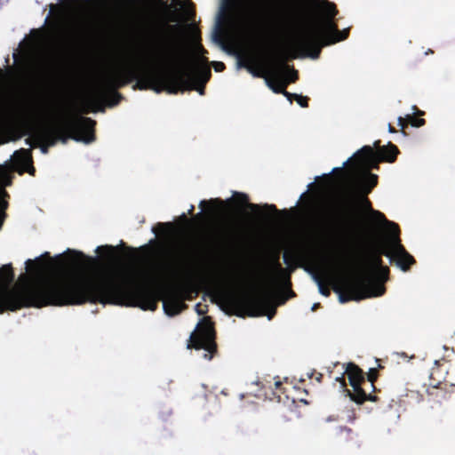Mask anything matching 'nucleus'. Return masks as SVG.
<instances>
[{
    "label": "nucleus",
    "instance_id": "nucleus-30",
    "mask_svg": "<svg viewBox=\"0 0 455 455\" xmlns=\"http://www.w3.org/2000/svg\"><path fill=\"white\" fill-rule=\"evenodd\" d=\"M295 100L297 101V103L302 107V108H307L308 107V100H309V98L307 97V96H302V95H297L296 96V99Z\"/></svg>",
    "mask_w": 455,
    "mask_h": 455
},
{
    "label": "nucleus",
    "instance_id": "nucleus-9",
    "mask_svg": "<svg viewBox=\"0 0 455 455\" xmlns=\"http://www.w3.org/2000/svg\"><path fill=\"white\" fill-rule=\"evenodd\" d=\"M222 6L252 26L266 14L275 12L280 7V0H222Z\"/></svg>",
    "mask_w": 455,
    "mask_h": 455
},
{
    "label": "nucleus",
    "instance_id": "nucleus-53",
    "mask_svg": "<svg viewBox=\"0 0 455 455\" xmlns=\"http://www.w3.org/2000/svg\"><path fill=\"white\" fill-rule=\"evenodd\" d=\"M275 385L276 388H278L282 384H281V382H280V381H276V382L275 383Z\"/></svg>",
    "mask_w": 455,
    "mask_h": 455
},
{
    "label": "nucleus",
    "instance_id": "nucleus-31",
    "mask_svg": "<svg viewBox=\"0 0 455 455\" xmlns=\"http://www.w3.org/2000/svg\"><path fill=\"white\" fill-rule=\"evenodd\" d=\"M299 79V73L294 68H291L289 74L288 84L295 83Z\"/></svg>",
    "mask_w": 455,
    "mask_h": 455
},
{
    "label": "nucleus",
    "instance_id": "nucleus-22",
    "mask_svg": "<svg viewBox=\"0 0 455 455\" xmlns=\"http://www.w3.org/2000/svg\"><path fill=\"white\" fill-rule=\"evenodd\" d=\"M377 152L379 156H381L382 161L394 163L397 158L399 149L395 144L388 142L387 146H382Z\"/></svg>",
    "mask_w": 455,
    "mask_h": 455
},
{
    "label": "nucleus",
    "instance_id": "nucleus-1",
    "mask_svg": "<svg viewBox=\"0 0 455 455\" xmlns=\"http://www.w3.org/2000/svg\"><path fill=\"white\" fill-rule=\"evenodd\" d=\"M57 259L77 273L65 278L26 280L21 284L9 288L14 281V271L11 263L4 265L0 268V313L24 307L83 305L87 302L114 301L116 299L106 296L107 289L111 288L110 283H94L92 275L87 273L95 259L70 249Z\"/></svg>",
    "mask_w": 455,
    "mask_h": 455
},
{
    "label": "nucleus",
    "instance_id": "nucleus-52",
    "mask_svg": "<svg viewBox=\"0 0 455 455\" xmlns=\"http://www.w3.org/2000/svg\"><path fill=\"white\" fill-rule=\"evenodd\" d=\"M194 209H195L194 205H191V207H190V209H189V211H188V213H189V214H192V212H193Z\"/></svg>",
    "mask_w": 455,
    "mask_h": 455
},
{
    "label": "nucleus",
    "instance_id": "nucleus-3",
    "mask_svg": "<svg viewBox=\"0 0 455 455\" xmlns=\"http://www.w3.org/2000/svg\"><path fill=\"white\" fill-rule=\"evenodd\" d=\"M92 282L110 283L111 288L107 289L106 292L109 293V297H116L114 301H95L94 304L132 306L154 311L157 308L158 301L163 299L164 309L171 316L180 314L187 307L182 299L183 289L177 288L171 291L164 299L163 291L153 285L148 276H146L142 282H139L134 276L100 275H92Z\"/></svg>",
    "mask_w": 455,
    "mask_h": 455
},
{
    "label": "nucleus",
    "instance_id": "nucleus-10",
    "mask_svg": "<svg viewBox=\"0 0 455 455\" xmlns=\"http://www.w3.org/2000/svg\"><path fill=\"white\" fill-rule=\"evenodd\" d=\"M309 252L303 247H294L287 251L283 255V262L287 267H283L279 262V254L275 253L273 259V268L275 274L272 276V283L275 285H283L285 287H291V274L298 267H306V264L309 260Z\"/></svg>",
    "mask_w": 455,
    "mask_h": 455
},
{
    "label": "nucleus",
    "instance_id": "nucleus-57",
    "mask_svg": "<svg viewBox=\"0 0 455 455\" xmlns=\"http://www.w3.org/2000/svg\"><path fill=\"white\" fill-rule=\"evenodd\" d=\"M140 249L144 250V249H146V246H141Z\"/></svg>",
    "mask_w": 455,
    "mask_h": 455
},
{
    "label": "nucleus",
    "instance_id": "nucleus-14",
    "mask_svg": "<svg viewBox=\"0 0 455 455\" xmlns=\"http://www.w3.org/2000/svg\"><path fill=\"white\" fill-rule=\"evenodd\" d=\"M228 202H232L237 211H242L243 207L250 210L252 212L251 218L254 220H259L266 218V213L262 212V209L267 210L271 212L279 213V211L275 204H266L260 206L257 204L250 203L248 195L244 193L235 192L234 194L233 200H228Z\"/></svg>",
    "mask_w": 455,
    "mask_h": 455
},
{
    "label": "nucleus",
    "instance_id": "nucleus-49",
    "mask_svg": "<svg viewBox=\"0 0 455 455\" xmlns=\"http://www.w3.org/2000/svg\"><path fill=\"white\" fill-rule=\"evenodd\" d=\"M413 109L417 110L419 115H424V112L420 111V110H418L416 106L413 107Z\"/></svg>",
    "mask_w": 455,
    "mask_h": 455
},
{
    "label": "nucleus",
    "instance_id": "nucleus-43",
    "mask_svg": "<svg viewBox=\"0 0 455 455\" xmlns=\"http://www.w3.org/2000/svg\"><path fill=\"white\" fill-rule=\"evenodd\" d=\"M374 148H377V151H378L380 148H382V147L380 146V140H376V141L374 142Z\"/></svg>",
    "mask_w": 455,
    "mask_h": 455
},
{
    "label": "nucleus",
    "instance_id": "nucleus-46",
    "mask_svg": "<svg viewBox=\"0 0 455 455\" xmlns=\"http://www.w3.org/2000/svg\"><path fill=\"white\" fill-rule=\"evenodd\" d=\"M20 151L22 154H24V155H28V154H30V150H27V149H23V148H22V149H20Z\"/></svg>",
    "mask_w": 455,
    "mask_h": 455
},
{
    "label": "nucleus",
    "instance_id": "nucleus-39",
    "mask_svg": "<svg viewBox=\"0 0 455 455\" xmlns=\"http://www.w3.org/2000/svg\"><path fill=\"white\" fill-rule=\"evenodd\" d=\"M148 1L150 2V3L157 2L162 6H166L167 5L166 2L164 1V0H148Z\"/></svg>",
    "mask_w": 455,
    "mask_h": 455
},
{
    "label": "nucleus",
    "instance_id": "nucleus-28",
    "mask_svg": "<svg viewBox=\"0 0 455 455\" xmlns=\"http://www.w3.org/2000/svg\"><path fill=\"white\" fill-rule=\"evenodd\" d=\"M315 279L317 282L319 292L325 297H329L331 295L330 288L322 281L319 276H315Z\"/></svg>",
    "mask_w": 455,
    "mask_h": 455
},
{
    "label": "nucleus",
    "instance_id": "nucleus-44",
    "mask_svg": "<svg viewBox=\"0 0 455 455\" xmlns=\"http://www.w3.org/2000/svg\"><path fill=\"white\" fill-rule=\"evenodd\" d=\"M289 289V297L291 298V297H295L296 294L295 292L291 289V287H287Z\"/></svg>",
    "mask_w": 455,
    "mask_h": 455
},
{
    "label": "nucleus",
    "instance_id": "nucleus-34",
    "mask_svg": "<svg viewBox=\"0 0 455 455\" xmlns=\"http://www.w3.org/2000/svg\"><path fill=\"white\" fill-rule=\"evenodd\" d=\"M283 95L291 103L293 100H295L296 99V96L298 94L296 93H291V92H289L288 91H286V89L283 91Z\"/></svg>",
    "mask_w": 455,
    "mask_h": 455
},
{
    "label": "nucleus",
    "instance_id": "nucleus-4",
    "mask_svg": "<svg viewBox=\"0 0 455 455\" xmlns=\"http://www.w3.org/2000/svg\"><path fill=\"white\" fill-rule=\"evenodd\" d=\"M349 29L339 30L334 19H322L308 23L296 37L290 49L272 45L265 51L267 60L273 65L290 69L285 61L299 56L318 59L324 46L347 39Z\"/></svg>",
    "mask_w": 455,
    "mask_h": 455
},
{
    "label": "nucleus",
    "instance_id": "nucleus-7",
    "mask_svg": "<svg viewBox=\"0 0 455 455\" xmlns=\"http://www.w3.org/2000/svg\"><path fill=\"white\" fill-rule=\"evenodd\" d=\"M221 306L231 315L238 317L267 315L272 319L276 313L275 306L264 296L247 293L221 292L218 295Z\"/></svg>",
    "mask_w": 455,
    "mask_h": 455
},
{
    "label": "nucleus",
    "instance_id": "nucleus-17",
    "mask_svg": "<svg viewBox=\"0 0 455 455\" xmlns=\"http://www.w3.org/2000/svg\"><path fill=\"white\" fill-rule=\"evenodd\" d=\"M376 391L375 384L365 379L355 390L345 389L347 395L357 404H363L366 401L378 402L379 398L372 395Z\"/></svg>",
    "mask_w": 455,
    "mask_h": 455
},
{
    "label": "nucleus",
    "instance_id": "nucleus-42",
    "mask_svg": "<svg viewBox=\"0 0 455 455\" xmlns=\"http://www.w3.org/2000/svg\"><path fill=\"white\" fill-rule=\"evenodd\" d=\"M388 132L391 133L396 132V130L391 124H388Z\"/></svg>",
    "mask_w": 455,
    "mask_h": 455
},
{
    "label": "nucleus",
    "instance_id": "nucleus-16",
    "mask_svg": "<svg viewBox=\"0 0 455 455\" xmlns=\"http://www.w3.org/2000/svg\"><path fill=\"white\" fill-rule=\"evenodd\" d=\"M390 270L387 266H381L374 268L367 274H357V276H363L368 279L370 291L372 296H381L385 292L383 283L388 280Z\"/></svg>",
    "mask_w": 455,
    "mask_h": 455
},
{
    "label": "nucleus",
    "instance_id": "nucleus-21",
    "mask_svg": "<svg viewBox=\"0 0 455 455\" xmlns=\"http://www.w3.org/2000/svg\"><path fill=\"white\" fill-rule=\"evenodd\" d=\"M388 231L390 233L388 242L387 243H375L369 247L370 250L372 251H376L379 254V256L382 258V256H386L392 259L393 254H394V240H395V233L392 232L391 227H387Z\"/></svg>",
    "mask_w": 455,
    "mask_h": 455
},
{
    "label": "nucleus",
    "instance_id": "nucleus-33",
    "mask_svg": "<svg viewBox=\"0 0 455 455\" xmlns=\"http://www.w3.org/2000/svg\"><path fill=\"white\" fill-rule=\"evenodd\" d=\"M116 248L112 245H102L99 246L96 250L97 252L106 251L108 253L113 254Z\"/></svg>",
    "mask_w": 455,
    "mask_h": 455
},
{
    "label": "nucleus",
    "instance_id": "nucleus-29",
    "mask_svg": "<svg viewBox=\"0 0 455 455\" xmlns=\"http://www.w3.org/2000/svg\"><path fill=\"white\" fill-rule=\"evenodd\" d=\"M379 376L378 370L376 368L370 369L369 372L367 373V377H365V380L371 381L375 383Z\"/></svg>",
    "mask_w": 455,
    "mask_h": 455
},
{
    "label": "nucleus",
    "instance_id": "nucleus-45",
    "mask_svg": "<svg viewBox=\"0 0 455 455\" xmlns=\"http://www.w3.org/2000/svg\"><path fill=\"white\" fill-rule=\"evenodd\" d=\"M323 379L322 373H317V376L315 377L316 381L321 382Z\"/></svg>",
    "mask_w": 455,
    "mask_h": 455
},
{
    "label": "nucleus",
    "instance_id": "nucleus-38",
    "mask_svg": "<svg viewBox=\"0 0 455 455\" xmlns=\"http://www.w3.org/2000/svg\"><path fill=\"white\" fill-rule=\"evenodd\" d=\"M445 390L449 393H455V384H450V385H447L445 384Z\"/></svg>",
    "mask_w": 455,
    "mask_h": 455
},
{
    "label": "nucleus",
    "instance_id": "nucleus-35",
    "mask_svg": "<svg viewBox=\"0 0 455 455\" xmlns=\"http://www.w3.org/2000/svg\"><path fill=\"white\" fill-rule=\"evenodd\" d=\"M213 67L216 72H222L226 68L225 64L220 61L213 62Z\"/></svg>",
    "mask_w": 455,
    "mask_h": 455
},
{
    "label": "nucleus",
    "instance_id": "nucleus-32",
    "mask_svg": "<svg viewBox=\"0 0 455 455\" xmlns=\"http://www.w3.org/2000/svg\"><path fill=\"white\" fill-rule=\"evenodd\" d=\"M408 124H409V123H408L407 116L406 117H402V116L398 117V125L401 127V131L404 135L406 134L404 130L407 128Z\"/></svg>",
    "mask_w": 455,
    "mask_h": 455
},
{
    "label": "nucleus",
    "instance_id": "nucleus-56",
    "mask_svg": "<svg viewBox=\"0 0 455 455\" xmlns=\"http://www.w3.org/2000/svg\"><path fill=\"white\" fill-rule=\"evenodd\" d=\"M201 216H202V213H198V214L196 215V218H199V217H201Z\"/></svg>",
    "mask_w": 455,
    "mask_h": 455
},
{
    "label": "nucleus",
    "instance_id": "nucleus-37",
    "mask_svg": "<svg viewBox=\"0 0 455 455\" xmlns=\"http://www.w3.org/2000/svg\"><path fill=\"white\" fill-rule=\"evenodd\" d=\"M439 369L436 368V369H432V371L430 373V379H433V382H431V385L435 386V387H438L440 384H441V381H437V382H435V379H434V374L435 373V371H438Z\"/></svg>",
    "mask_w": 455,
    "mask_h": 455
},
{
    "label": "nucleus",
    "instance_id": "nucleus-27",
    "mask_svg": "<svg viewBox=\"0 0 455 455\" xmlns=\"http://www.w3.org/2000/svg\"><path fill=\"white\" fill-rule=\"evenodd\" d=\"M406 116L409 124H411L413 127H421L426 124L425 119L416 117L414 115H407Z\"/></svg>",
    "mask_w": 455,
    "mask_h": 455
},
{
    "label": "nucleus",
    "instance_id": "nucleus-8",
    "mask_svg": "<svg viewBox=\"0 0 455 455\" xmlns=\"http://www.w3.org/2000/svg\"><path fill=\"white\" fill-rule=\"evenodd\" d=\"M383 162L377 151L371 146H363L351 158L344 163V166L351 163V168L346 172L349 182L360 183L363 194H370L378 185L379 177L371 170H379V163Z\"/></svg>",
    "mask_w": 455,
    "mask_h": 455
},
{
    "label": "nucleus",
    "instance_id": "nucleus-48",
    "mask_svg": "<svg viewBox=\"0 0 455 455\" xmlns=\"http://www.w3.org/2000/svg\"><path fill=\"white\" fill-rule=\"evenodd\" d=\"M180 219H181L182 220H184V221H188V218H187V216H186V214H185V213H183V214L180 216Z\"/></svg>",
    "mask_w": 455,
    "mask_h": 455
},
{
    "label": "nucleus",
    "instance_id": "nucleus-13",
    "mask_svg": "<svg viewBox=\"0 0 455 455\" xmlns=\"http://www.w3.org/2000/svg\"><path fill=\"white\" fill-rule=\"evenodd\" d=\"M392 232L395 233L394 254L391 262H395L403 271L410 270L411 267L416 263L415 259L411 255L401 243L400 228L395 222H390Z\"/></svg>",
    "mask_w": 455,
    "mask_h": 455
},
{
    "label": "nucleus",
    "instance_id": "nucleus-25",
    "mask_svg": "<svg viewBox=\"0 0 455 455\" xmlns=\"http://www.w3.org/2000/svg\"><path fill=\"white\" fill-rule=\"evenodd\" d=\"M174 229V224L172 222H159L156 227L152 228V231L155 234H158V232L164 233V235L169 236Z\"/></svg>",
    "mask_w": 455,
    "mask_h": 455
},
{
    "label": "nucleus",
    "instance_id": "nucleus-24",
    "mask_svg": "<svg viewBox=\"0 0 455 455\" xmlns=\"http://www.w3.org/2000/svg\"><path fill=\"white\" fill-rule=\"evenodd\" d=\"M267 86L275 92L283 94L288 84L287 82H280L275 79H266Z\"/></svg>",
    "mask_w": 455,
    "mask_h": 455
},
{
    "label": "nucleus",
    "instance_id": "nucleus-2",
    "mask_svg": "<svg viewBox=\"0 0 455 455\" xmlns=\"http://www.w3.org/2000/svg\"><path fill=\"white\" fill-rule=\"evenodd\" d=\"M182 33L183 28L179 24H156L146 37L150 52L172 63L188 64L176 44V38ZM211 77L212 71L207 65H197L194 69L191 65H186L172 70L144 71L139 65L132 63L108 74L105 84L114 90L111 105H116L122 99L116 90L135 80L134 90H152L157 93L165 91L171 94L196 91L200 95H204L205 85Z\"/></svg>",
    "mask_w": 455,
    "mask_h": 455
},
{
    "label": "nucleus",
    "instance_id": "nucleus-6",
    "mask_svg": "<svg viewBox=\"0 0 455 455\" xmlns=\"http://www.w3.org/2000/svg\"><path fill=\"white\" fill-rule=\"evenodd\" d=\"M349 189L355 192L358 197L343 201L336 212L335 218L332 219L336 227L346 235L357 234L362 218V209L369 212L374 221L390 227L391 221L387 220L382 212L372 208L371 202L367 197L368 194L362 192L360 183L349 182Z\"/></svg>",
    "mask_w": 455,
    "mask_h": 455
},
{
    "label": "nucleus",
    "instance_id": "nucleus-36",
    "mask_svg": "<svg viewBox=\"0 0 455 455\" xmlns=\"http://www.w3.org/2000/svg\"><path fill=\"white\" fill-rule=\"evenodd\" d=\"M25 142L27 145L31 147H37L38 146V140H36V137L35 138V141L33 138H28L25 140Z\"/></svg>",
    "mask_w": 455,
    "mask_h": 455
},
{
    "label": "nucleus",
    "instance_id": "nucleus-5",
    "mask_svg": "<svg viewBox=\"0 0 455 455\" xmlns=\"http://www.w3.org/2000/svg\"><path fill=\"white\" fill-rule=\"evenodd\" d=\"M96 121L81 116H66L61 124L53 129H43L36 133V140L44 154L48 153V148L54 146L57 140L66 143L68 139L89 144L96 140Z\"/></svg>",
    "mask_w": 455,
    "mask_h": 455
},
{
    "label": "nucleus",
    "instance_id": "nucleus-55",
    "mask_svg": "<svg viewBox=\"0 0 455 455\" xmlns=\"http://www.w3.org/2000/svg\"><path fill=\"white\" fill-rule=\"evenodd\" d=\"M88 112H89L88 109L83 111V113H84V114H87Z\"/></svg>",
    "mask_w": 455,
    "mask_h": 455
},
{
    "label": "nucleus",
    "instance_id": "nucleus-19",
    "mask_svg": "<svg viewBox=\"0 0 455 455\" xmlns=\"http://www.w3.org/2000/svg\"><path fill=\"white\" fill-rule=\"evenodd\" d=\"M176 5L180 6V12L175 9L169 19V21L176 22L180 20L182 15L188 20H194L196 16L195 4L191 0H173Z\"/></svg>",
    "mask_w": 455,
    "mask_h": 455
},
{
    "label": "nucleus",
    "instance_id": "nucleus-47",
    "mask_svg": "<svg viewBox=\"0 0 455 455\" xmlns=\"http://www.w3.org/2000/svg\"><path fill=\"white\" fill-rule=\"evenodd\" d=\"M199 50H200L201 53L206 52V50L201 44L199 45Z\"/></svg>",
    "mask_w": 455,
    "mask_h": 455
},
{
    "label": "nucleus",
    "instance_id": "nucleus-20",
    "mask_svg": "<svg viewBox=\"0 0 455 455\" xmlns=\"http://www.w3.org/2000/svg\"><path fill=\"white\" fill-rule=\"evenodd\" d=\"M24 133L8 124L3 119H0V144H4L12 140H17L22 137Z\"/></svg>",
    "mask_w": 455,
    "mask_h": 455
},
{
    "label": "nucleus",
    "instance_id": "nucleus-23",
    "mask_svg": "<svg viewBox=\"0 0 455 455\" xmlns=\"http://www.w3.org/2000/svg\"><path fill=\"white\" fill-rule=\"evenodd\" d=\"M42 258H47L51 259L49 252H44L42 257L36 258L35 260L28 259L26 261V267L28 271L34 269L35 271H40L45 267V264L43 262Z\"/></svg>",
    "mask_w": 455,
    "mask_h": 455
},
{
    "label": "nucleus",
    "instance_id": "nucleus-54",
    "mask_svg": "<svg viewBox=\"0 0 455 455\" xmlns=\"http://www.w3.org/2000/svg\"><path fill=\"white\" fill-rule=\"evenodd\" d=\"M129 250L132 251V252L136 251V249H134V248H129Z\"/></svg>",
    "mask_w": 455,
    "mask_h": 455
},
{
    "label": "nucleus",
    "instance_id": "nucleus-12",
    "mask_svg": "<svg viewBox=\"0 0 455 455\" xmlns=\"http://www.w3.org/2000/svg\"><path fill=\"white\" fill-rule=\"evenodd\" d=\"M216 331L209 318H204L191 333L188 348L204 349V357L211 360L217 354Z\"/></svg>",
    "mask_w": 455,
    "mask_h": 455
},
{
    "label": "nucleus",
    "instance_id": "nucleus-15",
    "mask_svg": "<svg viewBox=\"0 0 455 455\" xmlns=\"http://www.w3.org/2000/svg\"><path fill=\"white\" fill-rule=\"evenodd\" d=\"M381 266H383L382 258L379 253L368 248L363 257L360 259L354 260L347 269L354 275L367 274Z\"/></svg>",
    "mask_w": 455,
    "mask_h": 455
},
{
    "label": "nucleus",
    "instance_id": "nucleus-51",
    "mask_svg": "<svg viewBox=\"0 0 455 455\" xmlns=\"http://www.w3.org/2000/svg\"><path fill=\"white\" fill-rule=\"evenodd\" d=\"M58 8L57 4H51V11H53Z\"/></svg>",
    "mask_w": 455,
    "mask_h": 455
},
{
    "label": "nucleus",
    "instance_id": "nucleus-18",
    "mask_svg": "<svg viewBox=\"0 0 455 455\" xmlns=\"http://www.w3.org/2000/svg\"><path fill=\"white\" fill-rule=\"evenodd\" d=\"M342 369H344V372L339 377H336V381H339L342 387L347 386L345 375L347 376L350 386L353 390H355L360 384H362L363 380L365 379L364 372L363 370L354 363H348L346 364H342Z\"/></svg>",
    "mask_w": 455,
    "mask_h": 455
},
{
    "label": "nucleus",
    "instance_id": "nucleus-40",
    "mask_svg": "<svg viewBox=\"0 0 455 455\" xmlns=\"http://www.w3.org/2000/svg\"><path fill=\"white\" fill-rule=\"evenodd\" d=\"M200 307H201V305H200V304H197V305H196V310H197L198 315H204L206 311H205V310L201 309V308H200Z\"/></svg>",
    "mask_w": 455,
    "mask_h": 455
},
{
    "label": "nucleus",
    "instance_id": "nucleus-41",
    "mask_svg": "<svg viewBox=\"0 0 455 455\" xmlns=\"http://www.w3.org/2000/svg\"><path fill=\"white\" fill-rule=\"evenodd\" d=\"M332 172H333V173H338V172H339V173H342V172H344V171H343V168H342V167H337V168H334V169L332 170Z\"/></svg>",
    "mask_w": 455,
    "mask_h": 455
},
{
    "label": "nucleus",
    "instance_id": "nucleus-11",
    "mask_svg": "<svg viewBox=\"0 0 455 455\" xmlns=\"http://www.w3.org/2000/svg\"><path fill=\"white\" fill-rule=\"evenodd\" d=\"M332 290L339 294L340 303L351 300L359 301L372 297L368 279L357 276L350 271L334 278Z\"/></svg>",
    "mask_w": 455,
    "mask_h": 455
},
{
    "label": "nucleus",
    "instance_id": "nucleus-26",
    "mask_svg": "<svg viewBox=\"0 0 455 455\" xmlns=\"http://www.w3.org/2000/svg\"><path fill=\"white\" fill-rule=\"evenodd\" d=\"M222 204H223V201L221 199L216 198V199H211L209 201L203 200L200 202L199 206H200V208L204 209L205 205H209L211 207V212L214 213L216 212V210L213 209L215 207V205H222Z\"/></svg>",
    "mask_w": 455,
    "mask_h": 455
},
{
    "label": "nucleus",
    "instance_id": "nucleus-50",
    "mask_svg": "<svg viewBox=\"0 0 455 455\" xmlns=\"http://www.w3.org/2000/svg\"><path fill=\"white\" fill-rule=\"evenodd\" d=\"M319 306H320V304H319V303H315V304H314V306L312 307V310H313V311H314V310H315Z\"/></svg>",
    "mask_w": 455,
    "mask_h": 455
}]
</instances>
